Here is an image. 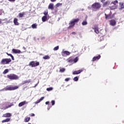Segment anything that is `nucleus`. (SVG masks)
<instances>
[{
  "label": "nucleus",
  "instance_id": "obj_1",
  "mask_svg": "<svg viewBox=\"0 0 124 124\" xmlns=\"http://www.w3.org/2000/svg\"><path fill=\"white\" fill-rule=\"evenodd\" d=\"M79 21H80L79 18L73 19L69 23V26L68 27V29L69 30L70 29H71V28H73V27L75 26V24H76V23H78Z\"/></svg>",
  "mask_w": 124,
  "mask_h": 124
},
{
  "label": "nucleus",
  "instance_id": "obj_2",
  "mask_svg": "<svg viewBox=\"0 0 124 124\" xmlns=\"http://www.w3.org/2000/svg\"><path fill=\"white\" fill-rule=\"evenodd\" d=\"M92 8L93 10L96 11L101 8V4H100V3L95 2L92 5Z\"/></svg>",
  "mask_w": 124,
  "mask_h": 124
},
{
  "label": "nucleus",
  "instance_id": "obj_3",
  "mask_svg": "<svg viewBox=\"0 0 124 124\" xmlns=\"http://www.w3.org/2000/svg\"><path fill=\"white\" fill-rule=\"evenodd\" d=\"M7 78L10 79V80H18L19 77L17 75L10 74L7 75Z\"/></svg>",
  "mask_w": 124,
  "mask_h": 124
},
{
  "label": "nucleus",
  "instance_id": "obj_4",
  "mask_svg": "<svg viewBox=\"0 0 124 124\" xmlns=\"http://www.w3.org/2000/svg\"><path fill=\"white\" fill-rule=\"evenodd\" d=\"M12 60L10 58H4L1 60L0 64H9L11 62Z\"/></svg>",
  "mask_w": 124,
  "mask_h": 124
},
{
  "label": "nucleus",
  "instance_id": "obj_5",
  "mask_svg": "<svg viewBox=\"0 0 124 124\" xmlns=\"http://www.w3.org/2000/svg\"><path fill=\"white\" fill-rule=\"evenodd\" d=\"M19 89V86H16L14 87H12L11 86H7L4 88L5 91H15V90H17Z\"/></svg>",
  "mask_w": 124,
  "mask_h": 124
},
{
  "label": "nucleus",
  "instance_id": "obj_6",
  "mask_svg": "<svg viewBox=\"0 0 124 124\" xmlns=\"http://www.w3.org/2000/svg\"><path fill=\"white\" fill-rule=\"evenodd\" d=\"M29 66H31V67H35L36 66H38L39 65V62H34V61H31L30 62Z\"/></svg>",
  "mask_w": 124,
  "mask_h": 124
},
{
  "label": "nucleus",
  "instance_id": "obj_7",
  "mask_svg": "<svg viewBox=\"0 0 124 124\" xmlns=\"http://www.w3.org/2000/svg\"><path fill=\"white\" fill-rule=\"evenodd\" d=\"M108 14H105V18L106 19H112L113 16H111L112 15V12L111 11H108Z\"/></svg>",
  "mask_w": 124,
  "mask_h": 124
},
{
  "label": "nucleus",
  "instance_id": "obj_8",
  "mask_svg": "<svg viewBox=\"0 0 124 124\" xmlns=\"http://www.w3.org/2000/svg\"><path fill=\"white\" fill-rule=\"evenodd\" d=\"M93 30H94V31L96 34H98L99 33V28H98V25H95L94 27L92 28Z\"/></svg>",
  "mask_w": 124,
  "mask_h": 124
},
{
  "label": "nucleus",
  "instance_id": "obj_9",
  "mask_svg": "<svg viewBox=\"0 0 124 124\" xmlns=\"http://www.w3.org/2000/svg\"><path fill=\"white\" fill-rule=\"evenodd\" d=\"M100 58H101V56H100V55H98L97 56H94L92 59V62H95L96 61H98V60H99Z\"/></svg>",
  "mask_w": 124,
  "mask_h": 124
},
{
  "label": "nucleus",
  "instance_id": "obj_10",
  "mask_svg": "<svg viewBox=\"0 0 124 124\" xmlns=\"http://www.w3.org/2000/svg\"><path fill=\"white\" fill-rule=\"evenodd\" d=\"M81 72H83V70L82 69H80V70H78L77 71H75L73 72V75H77L78 74H80V73H81Z\"/></svg>",
  "mask_w": 124,
  "mask_h": 124
},
{
  "label": "nucleus",
  "instance_id": "obj_11",
  "mask_svg": "<svg viewBox=\"0 0 124 124\" xmlns=\"http://www.w3.org/2000/svg\"><path fill=\"white\" fill-rule=\"evenodd\" d=\"M12 116V114L10 113H6L5 114H3V118H10V117Z\"/></svg>",
  "mask_w": 124,
  "mask_h": 124
},
{
  "label": "nucleus",
  "instance_id": "obj_12",
  "mask_svg": "<svg viewBox=\"0 0 124 124\" xmlns=\"http://www.w3.org/2000/svg\"><path fill=\"white\" fill-rule=\"evenodd\" d=\"M12 52L14 54H20L21 53V50H19V49H13L12 50Z\"/></svg>",
  "mask_w": 124,
  "mask_h": 124
},
{
  "label": "nucleus",
  "instance_id": "obj_13",
  "mask_svg": "<svg viewBox=\"0 0 124 124\" xmlns=\"http://www.w3.org/2000/svg\"><path fill=\"white\" fill-rule=\"evenodd\" d=\"M25 104H28V102H26V101H24L18 104V107H22V106H24V105H25Z\"/></svg>",
  "mask_w": 124,
  "mask_h": 124
},
{
  "label": "nucleus",
  "instance_id": "obj_14",
  "mask_svg": "<svg viewBox=\"0 0 124 124\" xmlns=\"http://www.w3.org/2000/svg\"><path fill=\"white\" fill-rule=\"evenodd\" d=\"M47 20H49V16H44L42 17V22H46Z\"/></svg>",
  "mask_w": 124,
  "mask_h": 124
},
{
  "label": "nucleus",
  "instance_id": "obj_15",
  "mask_svg": "<svg viewBox=\"0 0 124 124\" xmlns=\"http://www.w3.org/2000/svg\"><path fill=\"white\" fill-rule=\"evenodd\" d=\"M110 3L111 2L109 0H107V1L104 2V3L103 4V7L108 6V5H109V4H110Z\"/></svg>",
  "mask_w": 124,
  "mask_h": 124
},
{
  "label": "nucleus",
  "instance_id": "obj_16",
  "mask_svg": "<svg viewBox=\"0 0 124 124\" xmlns=\"http://www.w3.org/2000/svg\"><path fill=\"white\" fill-rule=\"evenodd\" d=\"M62 56H69L70 55V52L67 51H64L62 52Z\"/></svg>",
  "mask_w": 124,
  "mask_h": 124
},
{
  "label": "nucleus",
  "instance_id": "obj_17",
  "mask_svg": "<svg viewBox=\"0 0 124 124\" xmlns=\"http://www.w3.org/2000/svg\"><path fill=\"white\" fill-rule=\"evenodd\" d=\"M109 23L111 26H115L116 25V20L111 19L109 21Z\"/></svg>",
  "mask_w": 124,
  "mask_h": 124
},
{
  "label": "nucleus",
  "instance_id": "obj_18",
  "mask_svg": "<svg viewBox=\"0 0 124 124\" xmlns=\"http://www.w3.org/2000/svg\"><path fill=\"white\" fill-rule=\"evenodd\" d=\"M14 23L15 26H19V22H18V19L17 18L14 19Z\"/></svg>",
  "mask_w": 124,
  "mask_h": 124
},
{
  "label": "nucleus",
  "instance_id": "obj_19",
  "mask_svg": "<svg viewBox=\"0 0 124 124\" xmlns=\"http://www.w3.org/2000/svg\"><path fill=\"white\" fill-rule=\"evenodd\" d=\"M48 9H51V10H54V3H50L48 7Z\"/></svg>",
  "mask_w": 124,
  "mask_h": 124
},
{
  "label": "nucleus",
  "instance_id": "obj_20",
  "mask_svg": "<svg viewBox=\"0 0 124 124\" xmlns=\"http://www.w3.org/2000/svg\"><path fill=\"white\" fill-rule=\"evenodd\" d=\"M12 106H14V104L13 103H11L10 105H9L8 106L5 107L4 110L6 109H8V108H10V107H12Z\"/></svg>",
  "mask_w": 124,
  "mask_h": 124
},
{
  "label": "nucleus",
  "instance_id": "obj_21",
  "mask_svg": "<svg viewBox=\"0 0 124 124\" xmlns=\"http://www.w3.org/2000/svg\"><path fill=\"white\" fill-rule=\"evenodd\" d=\"M6 54L7 55V56L11 57L12 61H15V59H14V56H13V55H12V54L8 53H6Z\"/></svg>",
  "mask_w": 124,
  "mask_h": 124
},
{
  "label": "nucleus",
  "instance_id": "obj_22",
  "mask_svg": "<svg viewBox=\"0 0 124 124\" xmlns=\"http://www.w3.org/2000/svg\"><path fill=\"white\" fill-rule=\"evenodd\" d=\"M24 15H25V12L19 13L18 15V17L19 18H23V17H24Z\"/></svg>",
  "mask_w": 124,
  "mask_h": 124
},
{
  "label": "nucleus",
  "instance_id": "obj_23",
  "mask_svg": "<svg viewBox=\"0 0 124 124\" xmlns=\"http://www.w3.org/2000/svg\"><path fill=\"white\" fill-rule=\"evenodd\" d=\"M43 59L44 60H49L50 56H49V55H45V56L43 57Z\"/></svg>",
  "mask_w": 124,
  "mask_h": 124
},
{
  "label": "nucleus",
  "instance_id": "obj_24",
  "mask_svg": "<svg viewBox=\"0 0 124 124\" xmlns=\"http://www.w3.org/2000/svg\"><path fill=\"white\" fill-rule=\"evenodd\" d=\"M10 121V118H7L5 120H3L2 121V123H8V122H9Z\"/></svg>",
  "mask_w": 124,
  "mask_h": 124
},
{
  "label": "nucleus",
  "instance_id": "obj_25",
  "mask_svg": "<svg viewBox=\"0 0 124 124\" xmlns=\"http://www.w3.org/2000/svg\"><path fill=\"white\" fill-rule=\"evenodd\" d=\"M65 71V68H60V69L59 70V72H61V73H63V72H64Z\"/></svg>",
  "mask_w": 124,
  "mask_h": 124
},
{
  "label": "nucleus",
  "instance_id": "obj_26",
  "mask_svg": "<svg viewBox=\"0 0 124 124\" xmlns=\"http://www.w3.org/2000/svg\"><path fill=\"white\" fill-rule=\"evenodd\" d=\"M31 120V118L30 117H26L25 118V119H24V122L25 123H28V122H30V120Z\"/></svg>",
  "mask_w": 124,
  "mask_h": 124
},
{
  "label": "nucleus",
  "instance_id": "obj_27",
  "mask_svg": "<svg viewBox=\"0 0 124 124\" xmlns=\"http://www.w3.org/2000/svg\"><path fill=\"white\" fill-rule=\"evenodd\" d=\"M82 26H86V25H88V22H87V20L86 19L85 20H84L82 22Z\"/></svg>",
  "mask_w": 124,
  "mask_h": 124
},
{
  "label": "nucleus",
  "instance_id": "obj_28",
  "mask_svg": "<svg viewBox=\"0 0 124 124\" xmlns=\"http://www.w3.org/2000/svg\"><path fill=\"white\" fill-rule=\"evenodd\" d=\"M32 29H36L37 28V25L36 24H33L31 25Z\"/></svg>",
  "mask_w": 124,
  "mask_h": 124
},
{
  "label": "nucleus",
  "instance_id": "obj_29",
  "mask_svg": "<svg viewBox=\"0 0 124 124\" xmlns=\"http://www.w3.org/2000/svg\"><path fill=\"white\" fill-rule=\"evenodd\" d=\"M44 15L45 16H47L49 17V15H48V10H46L44 12Z\"/></svg>",
  "mask_w": 124,
  "mask_h": 124
},
{
  "label": "nucleus",
  "instance_id": "obj_30",
  "mask_svg": "<svg viewBox=\"0 0 124 124\" xmlns=\"http://www.w3.org/2000/svg\"><path fill=\"white\" fill-rule=\"evenodd\" d=\"M73 80L75 82H77V81L79 80V78H78V77H75V78H74Z\"/></svg>",
  "mask_w": 124,
  "mask_h": 124
},
{
  "label": "nucleus",
  "instance_id": "obj_31",
  "mask_svg": "<svg viewBox=\"0 0 124 124\" xmlns=\"http://www.w3.org/2000/svg\"><path fill=\"white\" fill-rule=\"evenodd\" d=\"M62 3H58L57 4H56V7H59V6H62Z\"/></svg>",
  "mask_w": 124,
  "mask_h": 124
},
{
  "label": "nucleus",
  "instance_id": "obj_32",
  "mask_svg": "<svg viewBox=\"0 0 124 124\" xmlns=\"http://www.w3.org/2000/svg\"><path fill=\"white\" fill-rule=\"evenodd\" d=\"M78 57H76L73 61L74 62H78Z\"/></svg>",
  "mask_w": 124,
  "mask_h": 124
},
{
  "label": "nucleus",
  "instance_id": "obj_33",
  "mask_svg": "<svg viewBox=\"0 0 124 124\" xmlns=\"http://www.w3.org/2000/svg\"><path fill=\"white\" fill-rule=\"evenodd\" d=\"M46 91H47V92H50L51 91H53V87H49L46 89Z\"/></svg>",
  "mask_w": 124,
  "mask_h": 124
},
{
  "label": "nucleus",
  "instance_id": "obj_34",
  "mask_svg": "<svg viewBox=\"0 0 124 124\" xmlns=\"http://www.w3.org/2000/svg\"><path fill=\"white\" fill-rule=\"evenodd\" d=\"M8 69H5L3 72V74H6V73H8Z\"/></svg>",
  "mask_w": 124,
  "mask_h": 124
},
{
  "label": "nucleus",
  "instance_id": "obj_35",
  "mask_svg": "<svg viewBox=\"0 0 124 124\" xmlns=\"http://www.w3.org/2000/svg\"><path fill=\"white\" fill-rule=\"evenodd\" d=\"M26 83H31V79L26 80L23 82V84H26Z\"/></svg>",
  "mask_w": 124,
  "mask_h": 124
},
{
  "label": "nucleus",
  "instance_id": "obj_36",
  "mask_svg": "<svg viewBox=\"0 0 124 124\" xmlns=\"http://www.w3.org/2000/svg\"><path fill=\"white\" fill-rule=\"evenodd\" d=\"M111 3H113V4H114V5L116 6V4L118 3V0H116L113 2H112Z\"/></svg>",
  "mask_w": 124,
  "mask_h": 124
},
{
  "label": "nucleus",
  "instance_id": "obj_37",
  "mask_svg": "<svg viewBox=\"0 0 124 124\" xmlns=\"http://www.w3.org/2000/svg\"><path fill=\"white\" fill-rule=\"evenodd\" d=\"M59 46H55L53 50L54 51H57V50L59 49Z\"/></svg>",
  "mask_w": 124,
  "mask_h": 124
},
{
  "label": "nucleus",
  "instance_id": "obj_38",
  "mask_svg": "<svg viewBox=\"0 0 124 124\" xmlns=\"http://www.w3.org/2000/svg\"><path fill=\"white\" fill-rule=\"evenodd\" d=\"M110 9L113 10V9H116V6H112L110 7Z\"/></svg>",
  "mask_w": 124,
  "mask_h": 124
},
{
  "label": "nucleus",
  "instance_id": "obj_39",
  "mask_svg": "<svg viewBox=\"0 0 124 124\" xmlns=\"http://www.w3.org/2000/svg\"><path fill=\"white\" fill-rule=\"evenodd\" d=\"M51 104H52V106H54V105H55V100H52V101H51Z\"/></svg>",
  "mask_w": 124,
  "mask_h": 124
},
{
  "label": "nucleus",
  "instance_id": "obj_40",
  "mask_svg": "<svg viewBox=\"0 0 124 124\" xmlns=\"http://www.w3.org/2000/svg\"><path fill=\"white\" fill-rule=\"evenodd\" d=\"M69 80H70V78H66L65 79V81H66V82H68V81H69Z\"/></svg>",
  "mask_w": 124,
  "mask_h": 124
},
{
  "label": "nucleus",
  "instance_id": "obj_41",
  "mask_svg": "<svg viewBox=\"0 0 124 124\" xmlns=\"http://www.w3.org/2000/svg\"><path fill=\"white\" fill-rule=\"evenodd\" d=\"M40 101L39 100H37L36 102H34V104H38V103H39Z\"/></svg>",
  "mask_w": 124,
  "mask_h": 124
},
{
  "label": "nucleus",
  "instance_id": "obj_42",
  "mask_svg": "<svg viewBox=\"0 0 124 124\" xmlns=\"http://www.w3.org/2000/svg\"><path fill=\"white\" fill-rule=\"evenodd\" d=\"M43 99H44V97H42L40 99H39V100L40 101V102H41V101H42Z\"/></svg>",
  "mask_w": 124,
  "mask_h": 124
},
{
  "label": "nucleus",
  "instance_id": "obj_43",
  "mask_svg": "<svg viewBox=\"0 0 124 124\" xmlns=\"http://www.w3.org/2000/svg\"><path fill=\"white\" fill-rule=\"evenodd\" d=\"M31 117H34L35 115L34 113H31Z\"/></svg>",
  "mask_w": 124,
  "mask_h": 124
},
{
  "label": "nucleus",
  "instance_id": "obj_44",
  "mask_svg": "<svg viewBox=\"0 0 124 124\" xmlns=\"http://www.w3.org/2000/svg\"><path fill=\"white\" fill-rule=\"evenodd\" d=\"M49 103H50V102H49V101H46V105H48V104H49Z\"/></svg>",
  "mask_w": 124,
  "mask_h": 124
},
{
  "label": "nucleus",
  "instance_id": "obj_45",
  "mask_svg": "<svg viewBox=\"0 0 124 124\" xmlns=\"http://www.w3.org/2000/svg\"><path fill=\"white\" fill-rule=\"evenodd\" d=\"M50 1H51L52 2H55V1H56L57 0H50Z\"/></svg>",
  "mask_w": 124,
  "mask_h": 124
},
{
  "label": "nucleus",
  "instance_id": "obj_46",
  "mask_svg": "<svg viewBox=\"0 0 124 124\" xmlns=\"http://www.w3.org/2000/svg\"><path fill=\"white\" fill-rule=\"evenodd\" d=\"M2 15V12H1V10L0 11V16H1Z\"/></svg>",
  "mask_w": 124,
  "mask_h": 124
},
{
  "label": "nucleus",
  "instance_id": "obj_47",
  "mask_svg": "<svg viewBox=\"0 0 124 124\" xmlns=\"http://www.w3.org/2000/svg\"><path fill=\"white\" fill-rule=\"evenodd\" d=\"M72 34H75H75H76V32L73 31V32H72Z\"/></svg>",
  "mask_w": 124,
  "mask_h": 124
},
{
  "label": "nucleus",
  "instance_id": "obj_48",
  "mask_svg": "<svg viewBox=\"0 0 124 124\" xmlns=\"http://www.w3.org/2000/svg\"><path fill=\"white\" fill-rule=\"evenodd\" d=\"M8 0L9 1L12 2V1H15L16 0Z\"/></svg>",
  "mask_w": 124,
  "mask_h": 124
},
{
  "label": "nucleus",
  "instance_id": "obj_49",
  "mask_svg": "<svg viewBox=\"0 0 124 124\" xmlns=\"http://www.w3.org/2000/svg\"><path fill=\"white\" fill-rule=\"evenodd\" d=\"M106 0H101V2H104Z\"/></svg>",
  "mask_w": 124,
  "mask_h": 124
},
{
  "label": "nucleus",
  "instance_id": "obj_50",
  "mask_svg": "<svg viewBox=\"0 0 124 124\" xmlns=\"http://www.w3.org/2000/svg\"><path fill=\"white\" fill-rule=\"evenodd\" d=\"M68 62H72L71 60H69Z\"/></svg>",
  "mask_w": 124,
  "mask_h": 124
},
{
  "label": "nucleus",
  "instance_id": "obj_51",
  "mask_svg": "<svg viewBox=\"0 0 124 124\" xmlns=\"http://www.w3.org/2000/svg\"><path fill=\"white\" fill-rule=\"evenodd\" d=\"M49 109H50V108H48L47 110H49Z\"/></svg>",
  "mask_w": 124,
  "mask_h": 124
}]
</instances>
